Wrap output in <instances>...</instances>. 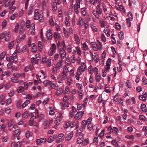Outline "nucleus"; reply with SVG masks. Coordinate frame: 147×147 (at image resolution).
Masks as SVG:
<instances>
[{"label": "nucleus", "mask_w": 147, "mask_h": 147, "mask_svg": "<svg viewBox=\"0 0 147 147\" xmlns=\"http://www.w3.org/2000/svg\"><path fill=\"white\" fill-rule=\"evenodd\" d=\"M9 72L8 71H3L2 73V76H4L6 75H7V76H9Z\"/></svg>", "instance_id": "680f3d73"}, {"label": "nucleus", "mask_w": 147, "mask_h": 147, "mask_svg": "<svg viewBox=\"0 0 147 147\" xmlns=\"http://www.w3.org/2000/svg\"><path fill=\"white\" fill-rule=\"evenodd\" d=\"M30 103V101L29 100H26L23 104L22 106V108H23L26 107L27 105Z\"/></svg>", "instance_id": "72a5a7b5"}, {"label": "nucleus", "mask_w": 147, "mask_h": 147, "mask_svg": "<svg viewBox=\"0 0 147 147\" xmlns=\"http://www.w3.org/2000/svg\"><path fill=\"white\" fill-rule=\"evenodd\" d=\"M14 59H15L12 56H11L9 58H8V57L6 56V59L7 61L10 62L13 60Z\"/></svg>", "instance_id": "a18cd8bd"}, {"label": "nucleus", "mask_w": 147, "mask_h": 147, "mask_svg": "<svg viewBox=\"0 0 147 147\" xmlns=\"http://www.w3.org/2000/svg\"><path fill=\"white\" fill-rule=\"evenodd\" d=\"M55 51L56 50L50 49L48 53L49 55L50 56H51L53 54L55 53Z\"/></svg>", "instance_id": "a19ab883"}, {"label": "nucleus", "mask_w": 147, "mask_h": 147, "mask_svg": "<svg viewBox=\"0 0 147 147\" xmlns=\"http://www.w3.org/2000/svg\"><path fill=\"white\" fill-rule=\"evenodd\" d=\"M49 85L52 89L54 88L56 86L55 84H54L51 81H50L49 82Z\"/></svg>", "instance_id": "69168bd1"}, {"label": "nucleus", "mask_w": 147, "mask_h": 147, "mask_svg": "<svg viewBox=\"0 0 147 147\" xmlns=\"http://www.w3.org/2000/svg\"><path fill=\"white\" fill-rule=\"evenodd\" d=\"M82 49L83 50L86 51L88 50V46L85 42H84L82 44Z\"/></svg>", "instance_id": "7c9ffc66"}, {"label": "nucleus", "mask_w": 147, "mask_h": 147, "mask_svg": "<svg viewBox=\"0 0 147 147\" xmlns=\"http://www.w3.org/2000/svg\"><path fill=\"white\" fill-rule=\"evenodd\" d=\"M81 13L82 15L85 16L86 14V11L84 7L82 8L81 9Z\"/></svg>", "instance_id": "4d7b16f0"}, {"label": "nucleus", "mask_w": 147, "mask_h": 147, "mask_svg": "<svg viewBox=\"0 0 147 147\" xmlns=\"http://www.w3.org/2000/svg\"><path fill=\"white\" fill-rule=\"evenodd\" d=\"M125 85L126 86L129 88H132V86L130 82H129V80H127L125 82Z\"/></svg>", "instance_id": "412c9836"}, {"label": "nucleus", "mask_w": 147, "mask_h": 147, "mask_svg": "<svg viewBox=\"0 0 147 147\" xmlns=\"http://www.w3.org/2000/svg\"><path fill=\"white\" fill-rule=\"evenodd\" d=\"M99 22L101 24V26L102 27H105V22L102 19H99Z\"/></svg>", "instance_id": "58836bf2"}, {"label": "nucleus", "mask_w": 147, "mask_h": 147, "mask_svg": "<svg viewBox=\"0 0 147 147\" xmlns=\"http://www.w3.org/2000/svg\"><path fill=\"white\" fill-rule=\"evenodd\" d=\"M127 16L128 17V18L130 19L131 20H132L133 19V16L131 12H129L128 13Z\"/></svg>", "instance_id": "bf43d9fd"}, {"label": "nucleus", "mask_w": 147, "mask_h": 147, "mask_svg": "<svg viewBox=\"0 0 147 147\" xmlns=\"http://www.w3.org/2000/svg\"><path fill=\"white\" fill-rule=\"evenodd\" d=\"M101 76L100 75H98L97 73L96 74L95 79L97 82H99L101 80Z\"/></svg>", "instance_id": "c756f323"}, {"label": "nucleus", "mask_w": 147, "mask_h": 147, "mask_svg": "<svg viewBox=\"0 0 147 147\" xmlns=\"http://www.w3.org/2000/svg\"><path fill=\"white\" fill-rule=\"evenodd\" d=\"M25 38V36L24 35H22V36L20 35L19 36V38H18L17 39V41L18 43H20L21 40H23Z\"/></svg>", "instance_id": "a878e982"}, {"label": "nucleus", "mask_w": 147, "mask_h": 147, "mask_svg": "<svg viewBox=\"0 0 147 147\" xmlns=\"http://www.w3.org/2000/svg\"><path fill=\"white\" fill-rule=\"evenodd\" d=\"M89 143V141L88 139H85L82 142L81 145L82 146H84L85 145H87Z\"/></svg>", "instance_id": "393cba45"}, {"label": "nucleus", "mask_w": 147, "mask_h": 147, "mask_svg": "<svg viewBox=\"0 0 147 147\" xmlns=\"http://www.w3.org/2000/svg\"><path fill=\"white\" fill-rule=\"evenodd\" d=\"M34 69V67L33 65H28L26 66L24 70L25 72H27L30 70H32Z\"/></svg>", "instance_id": "dca6fc26"}, {"label": "nucleus", "mask_w": 147, "mask_h": 147, "mask_svg": "<svg viewBox=\"0 0 147 147\" xmlns=\"http://www.w3.org/2000/svg\"><path fill=\"white\" fill-rule=\"evenodd\" d=\"M67 51L69 52H71V47L70 44H69L67 46Z\"/></svg>", "instance_id": "864d4df0"}, {"label": "nucleus", "mask_w": 147, "mask_h": 147, "mask_svg": "<svg viewBox=\"0 0 147 147\" xmlns=\"http://www.w3.org/2000/svg\"><path fill=\"white\" fill-rule=\"evenodd\" d=\"M111 143L116 147H120L119 144L115 140H112L111 141Z\"/></svg>", "instance_id": "bb28decb"}, {"label": "nucleus", "mask_w": 147, "mask_h": 147, "mask_svg": "<svg viewBox=\"0 0 147 147\" xmlns=\"http://www.w3.org/2000/svg\"><path fill=\"white\" fill-rule=\"evenodd\" d=\"M66 125L67 127H66L65 125V128H67L69 127H74L76 125V123L75 121H72L70 122V121H66Z\"/></svg>", "instance_id": "0eeeda50"}, {"label": "nucleus", "mask_w": 147, "mask_h": 147, "mask_svg": "<svg viewBox=\"0 0 147 147\" xmlns=\"http://www.w3.org/2000/svg\"><path fill=\"white\" fill-rule=\"evenodd\" d=\"M74 38L76 43L77 44H79L80 43V40L78 36L75 34Z\"/></svg>", "instance_id": "5701e85b"}, {"label": "nucleus", "mask_w": 147, "mask_h": 147, "mask_svg": "<svg viewBox=\"0 0 147 147\" xmlns=\"http://www.w3.org/2000/svg\"><path fill=\"white\" fill-rule=\"evenodd\" d=\"M25 26V22L24 20H22L20 26L21 28H24V27Z\"/></svg>", "instance_id": "774afa93"}, {"label": "nucleus", "mask_w": 147, "mask_h": 147, "mask_svg": "<svg viewBox=\"0 0 147 147\" xmlns=\"http://www.w3.org/2000/svg\"><path fill=\"white\" fill-rule=\"evenodd\" d=\"M84 135L83 134H82L81 135H79L78 136V137L77 139V143L80 144L82 143V142L84 140Z\"/></svg>", "instance_id": "9b49d317"}, {"label": "nucleus", "mask_w": 147, "mask_h": 147, "mask_svg": "<svg viewBox=\"0 0 147 147\" xmlns=\"http://www.w3.org/2000/svg\"><path fill=\"white\" fill-rule=\"evenodd\" d=\"M61 45L63 47L61 49L60 54L61 55V58L64 59V54H63L64 53V50L63 48L64 47V40L62 41Z\"/></svg>", "instance_id": "1a4fd4ad"}, {"label": "nucleus", "mask_w": 147, "mask_h": 147, "mask_svg": "<svg viewBox=\"0 0 147 147\" xmlns=\"http://www.w3.org/2000/svg\"><path fill=\"white\" fill-rule=\"evenodd\" d=\"M125 137L126 138L130 139L132 141L134 140V136L133 135H131L130 136L126 135L125 136Z\"/></svg>", "instance_id": "473e14b6"}, {"label": "nucleus", "mask_w": 147, "mask_h": 147, "mask_svg": "<svg viewBox=\"0 0 147 147\" xmlns=\"http://www.w3.org/2000/svg\"><path fill=\"white\" fill-rule=\"evenodd\" d=\"M87 123V122L85 120H83L82 122V128H84Z\"/></svg>", "instance_id": "8fccbe9b"}, {"label": "nucleus", "mask_w": 147, "mask_h": 147, "mask_svg": "<svg viewBox=\"0 0 147 147\" xmlns=\"http://www.w3.org/2000/svg\"><path fill=\"white\" fill-rule=\"evenodd\" d=\"M21 130L20 129H17L14 132V134L15 135V136L17 137L20 135L21 132Z\"/></svg>", "instance_id": "6ab92c4d"}, {"label": "nucleus", "mask_w": 147, "mask_h": 147, "mask_svg": "<svg viewBox=\"0 0 147 147\" xmlns=\"http://www.w3.org/2000/svg\"><path fill=\"white\" fill-rule=\"evenodd\" d=\"M29 123L30 125H34L36 126H37V124L34 123L33 118L31 117L29 121Z\"/></svg>", "instance_id": "4468645a"}, {"label": "nucleus", "mask_w": 147, "mask_h": 147, "mask_svg": "<svg viewBox=\"0 0 147 147\" xmlns=\"http://www.w3.org/2000/svg\"><path fill=\"white\" fill-rule=\"evenodd\" d=\"M42 43L41 42L39 41L38 42V47L40 51H41L42 50Z\"/></svg>", "instance_id": "79ce46f5"}, {"label": "nucleus", "mask_w": 147, "mask_h": 147, "mask_svg": "<svg viewBox=\"0 0 147 147\" xmlns=\"http://www.w3.org/2000/svg\"><path fill=\"white\" fill-rule=\"evenodd\" d=\"M115 7L117 10L120 11L123 14L125 13V10L123 7L122 5H119L115 4Z\"/></svg>", "instance_id": "6e6552de"}, {"label": "nucleus", "mask_w": 147, "mask_h": 147, "mask_svg": "<svg viewBox=\"0 0 147 147\" xmlns=\"http://www.w3.org/2000/svg\"><path fill=\"white\" fill-rule=\"evenodd\" d=\"M62 62H63V60L61 61H59L58 63H57V67L59 68H61L62 67Z\"/></svg>", "instance_id": "ea45409f"}, {"label": "nucleus", "mask_w": 147, "mask_h": 147, "mask_svg": "<svg viewBox=\"0 0 147 147\" xmlns=\"http://www.w3.org/2000/svg\"><path fill=\"white\" fill-rule=\"evenodd\" d=\"M88 70L89 73L91 74H92L93 73V69L92 68V67L91 66H90L88 68Z\"/></svg>", "instance_id": "5fc2aeb1"}, {"label": "nucleus", "mask_w": 147, "mask_h": 147, "mask_svg": "<svg viewBox=\"0 0 147 147\" xmlns=\"http://www.w3.org/2000/svg\"><path fill=\"white\" fill-rule=\"evenodd\" d=\"M73 131H71L70 133H69L65 138L66 141H68L70 140L73 137Z\"/></svg>", "instance_id": "2eb2a0df"}, {"label": "nucleus", "mask_w": 147, "mask_h": 147, "mask_svg": "<svg viewBox=\"0 0 147 147\" xmlns=\"http://www.w3.org/2000/svg\"><path fill=\"white\" fill-rule=\"evenodd\" d=\"M102 12V10L101 8L100 5H98L96 7V10L94 9L92 11V13L93 15L97 19H99L98 15H101Z\"/></svg>", "instance_id": "f257e3e1"}, {"label": "nucleus", "mask_w": 147, "mask_h": 147, "mask_svg": "<svg viewBox=\"0 0 147 147\" xmlns=\"http://www.w3.org/2000/svg\"><path fill=\"white\" fill-rule=\"evenodd\" d=\"M7 67L9 69H12V71H13L14 69H16V67H14V68L12 67L11 66V64L10 63H9L7 64Z\"/></svg>", "instance_id": "3c124183"}, {"label": "nucleus", "mask_w": 147, "mask_h": 147, "mask_svg": "<svg viewBox=\"0 0 147 147\" xmlns=\"http://www.w3.org/2000/svg\"><path fill=\"white\" fill-rule=\"evenodd\" d=\"M103 32L107 35V36L109 37L110 36V32L109 30L107 28H105L104 29Z\"/></svg>", "instance_id": "b1692460"}, {"label": "nucleus", "mask_w": 147, "mask_h": 147, "mask_svg": "<svg viewBox=\"0 0 147 147\" xmlns=\"http://www.w3.org/2000/svg\"><path fill=\"white\" fill-rule=\"evenodd\" d=\"M55 140L54 138H53L52 136H51L49 137L48 138L47 142L49 143H51Z\"/></svg>", "instance_id": "c9c22d12"}, {"label": "nucleus", "mask_w": 147, "mask_h": 147, "mask_svg": "<svg viewBox=\"0 0 147 147\" xmlns=\"http://www.w3.org/2000/svg\"><path fill=\"white\" fill-rule=\"evenodd\" d=\"M84 113V112L82 111L78 112L75 115L74 118L76 119H80L82 117Z\"/></svg>", "instance_id": "9d476101"}, {"label": "nucleus", "mask_w": 147, "mask_h": 147, "mask_svg": "<svg viewBox=\"0 0 147 147\" xmlns=\"http://www.w3.org/2000/svg\"><path fill=\"white\" fill-rule=\"evenodd\" d=\"M74 74V71L72 69L70 70L69 71L68 68L67 67H65V77L66 76V78L70 77L73 75Z\"/></svg>", "instance_id": "39448f33"}, {"label": "nucleus", "mask_w": 147, "mask_h": 147, "mask_svg": "<svg viewBox=\"0 0 147 147\" xmlns=\"http://www.w3.org/2000/svg\"><path fill=\"white\" fill-rule=\"evenodd\" d=\"M97 41V44H94L92 45V47L93 50L95 51L100 50L102 49V45L100 42L98 41Z\"/></svg>", "instance_id": "423d86ee"}, {"label": "nucleus", "mask_w": 147, "mask_h": 147, "mask_svg": "<svg viewBox=\"0 0 147 147\" xmlns=\"http://www.w3.org/2000/svg\"><path fill=\"white\" fill-rule=\"evenodd\" d=\"M72 80L71 78H67V84L68 85H71V84L72 83Z\"/></svg>", "instance_id": "13d9d810"}, {"label": "nucleus", "mask_w": 147, "mask_h": 147, "mask_svg": "<svg viewBox=\"0 0 147 147\" xmlns=\"http://www.w3.org/2000/svg\"><path fill=\"white\" fill-rule=\"evenodd\" d=\"M49 22L50 24L52 26H54L55 25L54 21L52 18H51L49 19Z\"/></svg>", "instance_id": "e2e57ef3"}, {"label": "nucleus", "mask_w": 147, "mask_h": 147, "mask_svg": "<svg viewBox=\"0 0 147 147\" xmlns=\"http://www.w3.org/2000/svg\"><path fill=\"white\" fill-rule=\"evenodd\" d=\"M14 42L13 41H12L11 42H10L9 43L8 45V48L9 49H12L14 45Z\"/></svg>", "instance_id": "09e8293b"}, {"label": "nucleus", "mask_w": 147, "mask_h": 147, "mask_svg": "<svg viewBox=\"0 0 147 147\" xmlns=\"http://www.w3.org/2000/svg\"><path fill=\"white\" fill-rule=\"evenodd\" d=\"M63 91H64L62 90L61 89H60L57 90L56 92V94L57 95L59 96L62 94L63 92Z\"/></svg>", "instance_id": "4c0bfd02"}, {"label": "nucleus", "mask_w": 147, "mask_h": 147, "mask_svg": "<svg viewBox=\"0 0 147 147\" xmlns=\"http://www.w3.org/2000/svg\"><path fill=\"white\" fill-rule=\"evenodd\" d=\"M102 96L100 95L98 99V102L100 104L102 102Z\"/></svg>", "instance_id": "052dcab7"}, {"label": "nucleus", "mask_w": 147, "mask_h": 147, "mask_svg": "<svg viewBox=\"0 0 147 147\" xmlns=\"http://www.w3.org/2000/svg\"><path fill=\"white\" fill-rule=\"evenodd\" d=\"M113 132H114L116 134H118V129L116 127H114L113 128Z\"/></svg>", "instance_id": "0e129e2a"}, {"label": "nucleus", "mask_w": 147, "mask_h": 147, "mask_svg": "<svg viewBox=\"0 0 147 147\" xmlns=\"http://www.w3.org/2000/svg\"><path fill=\"white\" fill-rule=\"evenodd\" d=\"M62 117L63 116L62 113H60L59 114V116L57 117L56 118V123L57 125H58L60 123Z\"/></svg>", "instance_id": "f8f14e48"}, {"label": "nucleus", "mask_w": 147, "mask_h": 147, "mask_svg": "<svg viewBox=\"0 0 147 147\" xmlns=\"http://www.w3.org/2000/svg\"><path fill=\"white\" fill-rule=\"evenodd\" d=\"M18 15V13H15L12 15L10 17V19L11 20H13L16 19Z\"/></svg>", "instance_id": "4be33fe9"}, {"label": "nucleus", "mask_w": 147, "mask_h": 147, "mask_svg": "<svg viewBox=\"0 0 147 147\" xmlns=\"http://www.w3.org/2000/svg\"><path fill=\"white\" fill-rule=\"evenodd\" d=\"M86 67V66L85 63L82 62L81 65L77 69V73L79 74H81L82 72L85 71Z\"/></svg>", "instance_id": "7ed1b4c3"}, {"label": "nucleus", "mask_w": 147, "mask_h": 147, "mask_svg": "<svg viewBox=\"0 0 147 147\" xmlns=\"http://www.w3.org/2000/svg\"><path fill=\"white\" fill-rule=\"evenodd\" d=\"M93 125L90 123H88V129L90 130H92L93 128Z\"/></svg>", "instance_id": "49530a36"}, {"label": "nucleus", "mask_w": 147, "mask_h": 147, "mask_svg": "<svg viewBox=\"0 0 147 147\" xmlns=\"http://www.w3.org/2000/svg\"><path fill=\"white\" fill-rule=\"evenodd\" d=\"M118 36L120 40H123L124 38V33L123 32H120L119 33Z\"/></svg>", "instance_id": "c85d7f7f"}, {"label": "nucleus", "mask_w": 147, "mask_h": 147, "mask_svg": "<svg viewBox=\"0 0 147 147\" xmlns=\"http://www.w3.org/2000/svg\"><path fill=\"white\" fill-rule=\"evenodd\" d=\"M90 26L92 30L94 32H96L97 30V29L95 26L92 25V24H90Z\"/></svg>", "instance_id": "f704fd0d"}, {"label": "nucleus", "mask_w": 147, "mask_h": 147, "mask_svg": "<svg viewBox=\"0 0 147 147\" xmlns=\"http://www.w3.org/2000/svg\"><path fill=\"white\" fill-rule=\"evenodd\" d=\"M14 123L13 120V119H11L9 120L8 122V126L9 127L11 126Z\"/></svg>", "instance_id": "c03bdc74"}, {"label": "nucleus", "mask_w": 147, "mask_h": 147, "mask_svg": "<svg viewBox=\"0 0 147 147\" xmlns=\"http://www.w3.org/2000/svg\"><path fill=\"white\" fill-rule=\"evenodd\" d=\"M64 135L63 134H59L58 136V138L56 140L57 143H59L64 139Z\"/></svg>", "instance_id": "ddd939ff"}, {"label": "nucleus", "mask_w": 147, "mask_h": 147, "mask_svg": "<svg viewBox=\"0 0 147 147\" xmlns=\"http://www.w3.org/2000/svg\"><path fill=\"white\" fill-rule=\"evenodd\" d=\"M9 9L10 10V11H9V13H12L14 10L16 9V7L15 6H12L11 7H9Z\"/></svg>", "instance_id": "37998d69"}, {"label": "nucleus", "mask_w": 147, "mask_h": 147, "mask_svg": "<svg viewBox=\"0 0 147 147\" xmlns=\"http://www.w3.org/2000/svg\"><path fill=\"white\" fill-rule=\"evenodd\" d=\"M65 24L67 27L69 26L70 25L69 18L66 17L65 18Z\"/></svg>", "instance_id": "cd10ccee"}, {"label": "nucleus", "mask_w": 147, "mask_h": 147, "mask_svg": "<svg viewBox=\"0 0 147 147\" xmlns=\"http://www.w3.org/2000/svg\"><path fill=\"white\" fill-rule=\"evenodd\" d=\"M51 59L49 58L47 61H46L45 63H47V65L48 67H50L51 65Z\"/></svg>", "instance_id": "e433bc0d"}, {"label": "nucleus", "mask_w": 147, "mask_h": 147, "mask_svg": "<svg viewBox=\"0 0 147 147\" xmlns=\"http://www.w3.org/2000/svg\"><path fill=\"white\" fill-rule=\"evenodd\" d=\"M53 119L45 120L43 122L44 128L45 129H48L50 127L53 122Z\"/></svg>", "instance_id": "20e7f679"}, {"label": "nucleus", "mask_w": 147, "mask_h": 147, "mask_svg": "<svg viewBox=\"0 0 147 147\" xmlns=\"http://www.w3.org/2000/svg\"><path fill=\"white\" fill-rule=\"evenodd\" d=\"M141 109L143 112H146L147 110L146 109V105L144 104H142L141 106Z\"/></svg>", "instance_id": "a211bd4d"}, {"label": "nucleus", "mask_w": 147, "mask_h": 147, "mask_svg": "<svg viewBox=\"0 0 147 147\" xmlns=\"http://www.w3.org/2000/svg\"><path fill=\"white\" fill-rule=\"evenodd\" d=\"M24 87L22 86L19 87L17 90V91L18 92H20L24 90Z\"/></svg>", "instance_id": "338daca9"}, {"label": "nucleus", "mask_w": 147, "mask_h": 147, "mask_svg": "<svg viewBox=\"0 0 147 147\" xmlns=\"http://www.w3.org/2000/svg\"><path fill=\"white\" fill-rule=\"evenodd\" d=\"M28 113L27 111L24 112L22 114L23 118L24 119H26L28 117Z\"/></svg>", "instance_id": "aec40b11"}, {"label": "nucleus", "mask_w": 147, "mask_h": 147, "mask_svg": "<svg viewBox=\"0 0 147 147\" xmlns=\"http://www.w3.org/2000/svg\"><path fill=\"white\" fill-rule=\"evenodd\" d=\"M5 38V41H9L10 38V32H7V31H4L0 34V39H2Z\"/></svg>", "instance_id": "f03ea898"}, {"label": "nucleus", "mask_w": 147, "mask_h": 147, "mask_svg": "<svg viewBox=\"0 0 147 147\" xmlns=\"http://www.w3.org/2000/svg\"><path fill=\"white\" fill-rule=\"evenodd\" d=\"M101 39L102 41L103 42H105L106 40V37L103 34H102L101 36Z\"/></svg>", "instance_id": "de8ad7c7"}, {"label": "nucleus", "mask_w": 147, "mask_h": 147, "mask_svg": "<svg viewBox=\"0 0 147 147\" xmlns=\"http://www.w3.org/2000/svg\"><path fill=\"white\" fill-rule=\"evenodd\" d=\"M139 98L140 100H143L144 101H145L146 100V99H147L145 97L143 96L142 95H140L139 96Z\"/></svg>", "instance_id": "603ef678"}, {"label": "nucleus", "mask_w": 147, "mask_h": 147, "mask_svg": "<svg viewBox=\"0 0 147 147\" xmlns=\"http://www.w3.org/2000/svg\"><path fill=\"white\" fill-rule=\"evenodd\" d=\"M52 35L51 31L50 30H49L47 31L46 36L48 38V39H51Z\"/></svg>", "instance_id": "f3484780"}, {"label": "nucleus", "mask_w": 147, "mask_h": 147, "mask_svg": "<svg viewBox=\"0 0 147 147\" xmlns=\"http://www.w3.org/2000/svg\"><path fill=\"white\" fill-rule=\"evenodd\" d=\"M57 3L56 1H54L53 2L52 4V6L53 7V10L54 11L56 10L57 9Z\"/></svg>", "instance_id": "2f4dec72"}, {"label": "nucleus", "mask_w": 147, "mask_h": 147, "mask_svg": "<svg viewBox=\"0 0 147 147\" xmlns=\"http://www.w3.org/2000/svg\"><path fill=\"white\" fill-rule=\"evenodd\" d=\"M76 50L77 52V53L78 55H80L81 54V50L79 47H76Z\"/></svg>", "instance_id": "6e6d98bb"}]
</instances>
